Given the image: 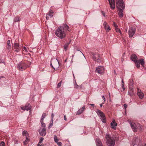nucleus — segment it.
Listing matches in <instances>:
<instances>
[{
  "instance_id": "1",
  "label": "nucleus",
  "mask_w": 146,
  "mask_h": 146,
  "mask_svg": "<svg viewBox=\"0 0 146 146\" xmlns=\"http://www.w3.org/2000/svg\"><path fill=\"white\" fill-rule=\"evenodd\" d=\"M69 29V26L66 24H65L63 25L59 26L55 30V34L60 39L64 38L66 36L67 31H70Z\"/></svg>"
},
{
  "instance_id": "2",
  "label": "nucleus",
  "mask_w": 146,
  "mask_h": 146,
  "mask_svg": "<svg viewBox=\"0 0 146 146\" xmlns=\"http://www.w3.org/2000/svg\"><path fill=\"white\" fill-rule=\"evenodd\" d=\"M105 138L107 144L108 146H114V145L115 137H112L110 135L107 134Z\"/></svg>"
},
{
  "instance_id": "3",
  "label": "nucleus",
  "mask_w": 146,
  "mask_h": 146,
  "mask_svg": "<svg viewBox=\"0 0 146 146\" xmlns=\"http://www.w3.org/2000/svg\"><path fill=\"white\" fill-rule=\"evenodd\" d=\"M17 67L19 70L22 71L29 67V66L23 62H21L17 64Z\"/></svg>"
},
{
  "instance_id": "4",
  "label": "nucleus",
  "mask_w": 146,
  "mask_h": 146,
  "mask_svg": "<svg viewBox=\"0 0 146 146\" xmlns=\"http://www.w3.org/2000/svg\"><path fill=\"white\" fill-rule=\"evenodd\" d=\"M95 111L98 115L100 117L103 123H106V117L105 115L101 111L98 109L96 110Z\"/></svg>"
},
{
  "instance_id": "5",
  "label": "nucleus",
  "mask_w": 146,
  "mask_h": 146,
  "mask_svg": "<svg viewBox=\"0 0 146 146\" xmlns=\"http://www.w3.org/2000/svg\"><path fill=\"white\" fill-rule=\"evenodd\" d=\"M117 7L118 9H124L125 8V4L123 3V0H118L116 2Z\"/></svg>"
},
{
  "instance_id": "6",
  "label": "nucleus",
  "mask_w": 146,
  "mask_h": 146,
  "mask_svg": "<svg viewBox=\"0 0 146 146\" xmlns=\"http://www.w3.org/2000/svg\"><path fill=\"white\" fill-rule=\"evenodd\" d=\"M96 72L98 74H103L104 72V68L103 66H99L96 67Z\"/></svg>"
},
{
  "instance_id": "7",
  "label": "nucleus",
  "mask_w": 146,
  "mask_h": 146,
  "mask_svg": "<svg viewBox=\"0 0 146 146\" xmlns=\"http://www.w3.org/2000/svg\"><path fill=\"white\" fill-rule=\"evenodd\" d=\"M135 32V29L134 27L130 28L128 31V34L129 37H132L133 36Z\"/></svg>"
},
{
  "instance_id": "8",
  "label": "nucleus",
  "mask_w": 146,
  "mask_h": 146,
  "mask_svg": "<svg viewBox=\"0 0 146 146\" xmlns=\"http://www.w3.org/2000/svg\"><path fill=\"white\" fill-rule=\"evenodd\" d=\"M91 57L95 62L96 61V59L98 57H100V55L98 53H94L92 52L90 53Z\"/></svg>"
},
{
  "instance_id": "9",
  "label": "nucleus",
  "mask_w": 146,
  "mask_h": 146,
  "mask_svg": "<svg viewBox=\"0 0 146 146\" xmlns=\"http://www.w3.org/2000/svg\"><path fill=\"white\" fill-rule=\"evenodd\" d=\"M128 121L134 132H136L137 131V127L135 123H132L131 121Z\"/></svg>"
},
{
  "instance_id": "10",
  "label": "nucleus",
  "mask_w": 146,
  "mask_h": 146,
  "mask_svg": "<svg viewBox=\"0 0 146 146\" xmlns=\"http://www.w3.org/2000/svg\"><path fill=\"white\" fill-rule=\"evenodd\" d=\"M53 66L52 65L51 62L50 66L54 70H55V69L58 68L59 66V63L57 59H56V61L53 63Z\"/></svg>"
},
{
  "instance_id": "11",
  "label": "nucleus",
  "mask_w": 146,
  "mask_h": 146,
  "mask_svg": "<svg viewBox=\"0 0 146 146\" xmlns=\"http://www.w3.org/2000/svg\"><path fill=\"white\" fill-rule=\"evenodd\" d=\"M46 129L45 128H40L39 130L40 135L42 136H44L46 134Z\"/></svg>"
},
{
  "instance_id": "12",
  "label": "nucleus",
  "mask_w": 146,
  "mask_h": 146,
  "mask_svg": "<svg viewBox=\"0 0 146 146\" xmlns=\"http://www.w3.org/2000/svg\"><path fill=\"white\" fill-rule=\"evenodd\" d=\"M21 109L23 110L28 111L31 109V105L29 103L25 105V106L21 107Z\"/></svg>"
},
{
  "instance_id": "13",
  "label": "nucleus",
  "mask_w": 146,
  "mask_h": 146,
  "mask_svg": "<svg viewBox=\"0 0 146 146\" xmlns=\"http://www.w3.org/2000/svg\"><path fill=\"white\" fill-rule=\"evenodd\" d=\"M109 1L110 8L113 10L115 8V0H108Z\"/></svg>"
},
{
  "instance_id": "14",
  "label": "nucleus",
  "mask_w": 146,
  "mask_h": 146,
  "mask_svg": "<svg viewBox=\"0 0 146 146\" xmlns=\"http://www.w3.org/2000/svg\"><path fill=\"white\" fill-rule=\"evenodd\" d=\"M140 141V138L137 137H135L133 140V143L136 145H138Z\"/></svg>"
},
{
  "instance_id": "15",
  "label": "nucleus",
  "mask_w": 146,
  "mask_h": 146,
  "mask_svg": "<svg viewBox=\"0 0 146 146\" xmlns=\"http://www.w3.org/2000/svg\"><path fill=\"white\" fill-rule=\"evenodd\" d=\"M14 48L15 49V51L16 52H19L21 50V48L19 46V44L17 43H15L14 44Z\"/></svg>"
},
{
  "instance_id": "16",
  "label": "nucleus",
  "mask_w": 146,
  "mask_h": 146,
  "mask_svg": "<svg viewBox=\"0 0 146 146\" xmlns=\"http://www.w3.org/2000/svg\"><path fill=\"white\" fill-rule=\"evenodd\" d=\"M137 94L138 96L140 99H142L144 95L143 93L141 92V90L138 88H137Z\"/></svg>"
},
{
  "instance_id": "17",
  "label": "nucleus",
  "mask_w": 146,
  "mask_h": 146,
  "mask_svg": "<svg viewBox=\"0 0 146 146\" xmlns=\"http://www.w3.org/2000/svg\"><path fill=\"white\" fill-rule=\"evenodd\" d=\"M119 12H118V15L119 17L120 18H122L123 16V9H119Z\"/></svg>"
},
{
  "instance_id": "18",
  "label": "nucleus",
  "mask_w": 146,
  "mask_h": 146,
  "mask_svg": "<svg viewBox=\"0 0 146 146\" xmlns=\"http://www.w3.org/2000/svg\"><path fill=\"white\" fill-rule=\"evenodd\" d=\"M85 110V106H83L82 108L79 109L77 111V113L78 114H81Z\"/></svg>"
},
{
  "instance_id": "19",
  "label": "nucleus",
  "mask_w": 146,
  "mask_h": 146,
  "mask_svg": "<svg viewBox=\"0 0 146 146\" xmlns=\"http://www.w3.org/2000/svg\"><path fill=\"white\" fill-rule=\"evenodd\" d=\"M137 56L134 54H132L131 56V59L134 62L137 61Z\"/></svg>"
},
{
  "instance_id": "20",
  "label": "nucleus",
  "mask_w": 146,
  "mask_h": 146,
  "mask_svg": "<svg viewBox=\"0 0 146 146\" xmlns=\"http://www.w3.org/2000/svg\"><path fill=\"white\" fill-rule=\"evenodd\" d=\"M111 127L113 129L115 130L116 129V127L117 125V123H115L114 121L111 122Z\"/></svg>"
},
{
  "instance_id": "21",
  "label": "nucleus",
  "mask_w": 146,
  "mask_h": 146,
  "mask_svg": "<svg viewBox=\"0 0 146 146\" xmlns=\"http://www.w3.org/2000/svg\"><path fill=\"white\" fill-rule=\"evenodd\" d=\"M96 142L97 146H102V143L99 139H97Z\"/></svg>"
},
{
  "instance_id": "22",
  "label": "nucleus",
  "mask_w": 146,
  "mask_h": 146,
  "mask_svg": "<svg viewBox=\"0 0 146 146\" xmlns=\"http://www.w3.org/2000/svg\"><path fill=\"white\" fill-rule=\"evenodd\" d=\"M20 21V18L19 16H17L15 17L13 20L14 22H16L19 21Z\"/></svg>"
},
{
  "instance_id": "23",
  "label": "nucleus",
  "mask_w": 146,
  "mask_h": 146,
  "mask_svg": "<svg viewBox=\"0 0 146 146\" xmlns=\"http://www.w3.org/2000/svg\"><path fill=\"white\" fill-rule=\"evenodd\" d=\"M74 87L75 88L77 89H81L82 88V85L80 86L78 85L76 82H75V83L74 85Z\"/></svg>"
},
{
  "instance_id": "24",
  "label": "nucleus",
  "mask_w": 146,
  "mask_h": 146,
  "mask_svg": "<svg viewBox=\"0 0 146 146\" xmlns=\"http://www.w3.org/2000/svg\"><path fill=\"white\" fill-rule=\"evenodd\" d=\"M140 64L143 66H144L145 62L144 61V59H141L138 60Z\"/></svg>"
},
{
  "instance_id": "25",
  "label": "nucleus",
  "mask_w": 146,
  "mask_h": 146,
  "mask_svg": "<svg viewBox=\"0 0 146 146\" xmlns=\"http://www.w3.org/2000/svg\"><path fill=\"white\" fill-rule=\"evenodd\" d=\"M23 135L26 137H29V134L26 131H24L23 132Z\"/></svg>"
},
{
  "instance_id": "26",
  "label": "nucleus",
  "mask_w": 146,
  "mask_h": 146,
  "mask_svg": "<svg viewBox=\"0 0 146 146\" xmlns=\"http://www.w3.org/2000/svg\"><path fill=\"white\" fill-rule=\"evenodd\" d=\"M29 141V137H26V139L25 141L23 142V143L24 145H27Z\"/></svg>"
},
{
  "instance_id": "27",
  "label": "nucleus",
  "mask_w": 146,
  "mask_h": 146,
  "mask_svg": "<svg viewBox=\"0 0 146 146\" xmlns=\"http://www.w3.org/2000/svg\"><path fill=\"white\" fill-rule=\"evenodd\" d=\"M53 12L51 10H50L48 12V15L50 17V18L52 17L53 16Z\"/></svg>"
},
{
  "instance_id": "28",
  "label": "nucleus",
  "mask_w": 146,
  "mask_h": 146,
  "mask_svg": "<svg viewBox=\"0 0 146 146\" xmlns=\"http://www.w3.org/2000/svg\"><path fill=\"white\" fill-rule=\"evenodd\" d=\"M135 65L137 68H139L140 66V63L138 61H136L135 62Z\"/></svg>"
},
{
  "instance_id": "29",
  "label": "nucleus",
  "mask_w": 146,
  "mask_h": 146,
  "mask_svg": "<svg viewBox=\"0 0 146 146\" xmlns=\"http://www.w3.org/2000/svg\"><path fill=\"white\" fill-rule=\"evenodd\" d=\"M54 140L55 142L57 143L58 142L59 140L58 139L57 136L56 135H54Z\"/></svg>"
},
{
  "instance_id": "30",
  "label": "nucleus",
  "mask_w": 146,
  "mask_h": 146,
  "mask_svg": "<svg viewBox=\"0 0 146 146\" xmlns=\"http://www.w3.org/2000/svg\"><path fill=\"white\" fill-rule=\"evenodd\" d=\"M104 28L106 30L107 32H109L111 30L110 27L108 25L107 27Z\"/></svg>"
},
{
  "instance_id": "31",
  "label": "nucleus",
  "mask_w": 146,
  "mask_h": 146,
  "mask_svg": "<svg viewBox=\"0 0 146 146\" xmlns=\"http://www.w3.org/2000/svg\"><path fill=\"white\" fill-rule=\"evenodd\" d=\"M96 61L98 63H99L101 62V58L100 56V57H98L96 59Z\"/></svg>"
},
{
  "instance_id": "32",
  "label": "nucleus",
  "mask_w": 146,
  "mask_h": 146,
  "mask_svg": "<svg viewBox=\"0 0 146 146\" xmlns=\"http://www.w3.org/2000/svg\"><path fill=\"white\" fill-rule=\"evenodd\" d=\"M44 139V138L42 137H40L39 141V143H41L43 141Z\"/></svg>"
},
{
  "instance_id": "33",
  "label": "nucleus",
  "mask_w": 146,
  "mask_h": 146,
  "mask_svg": "<svg viewBox=\"0 0 146 146\" xmlns=\"http://www.w3.org/2000/svg\"><path fill=\"white\" fill-rule=\"evenodd\" d=\"M116 31L118 33H121V31L120 29H119L117 28H115Z\"/></svg>"
},
{
  "instance_id": "34",
  "label": "nucleus",
  "mask_w": 146,
  "mask_h": 146,
  "mask_svg": "<svg viewBox=\"0 0 146 146\" xmlns=\"http://www.w3.org/2000/svg\"><path fill=\"white\" fill-rule=\"evenodd\" d=\"M3 63L5 65V62H4L3 59H2L1 58H0V63Z\"/></svg>"
},
{
  "instance_id": "35",
  "label": "nucleus",
  "mask_w": 146,
  "mask_h": 146,
  "mask_svg": "<svg viewBox=\"0 0 146 146\" xmlns=\"http://www.w3.org/2000/svg\"><path fill=\"white\" fill-rule=\"evenodd\" d=\"M0 146H5V144L4 142H1L0 143Z\"/></svg>"
},
{
  "instance_id": "36",
  "label": "nucleus",
  "mask_w": 146,
  "mask_h": 146,
  "mask_svg": "<svg viewBox=\"0 0 146 146\" xmlns=\"http://www.w3.org/2000/svg\"><path fill=\"white\" fill-rule=\"evenodd\" d=\"M46 113H44L42 114L41 118L44 119V118L46 117Z\"/></svg>"
},
{
  "instance_id": "37",
  "label": "nucleus",
  "mask_w": 146,
  "mask_h": 146,
  "mask_svg": "<svg viewBox=\"0 0 146 146\" xmlns=\"http://www.w3.org/2000/svg\"><path fill=\"white\" fill-rule=\"evenodd\" d=\"M61 82H62L60 81V82H59L57 86V88H59L61 84Z\"/></svg>"
},
{
  "instance_id": "38",
  "label": "nucleus",
  "mask_w": 146,
  "mask_h": 146,
  "mask_svg": "<svg viewBox=\"0 0 146 146\" xmlns=\"http://www.w3.org/2000/svg\"><path fill=\"white\" fill-rule=\"evenodd\" d=\"M53 125V123H49V126H48V128L49 129H50V128Z\"/></svg>"
},
{
  "instance_id": "39",
  "label": "nucleus",
  "mask_w": 146,
  "mask_h": 146,
  "mask_svg": "<svg viewBox=\"0 0 146 146\" xmlns=\"http://www.w3.org/2000/svg\"><path fill=\"white\" fill-rule=\"evenodd\" d=\"M68 44H65L64 46V48L65 50H67V48L68 47Z\"/></svg>"
},
{
  "instance_id": "40",
  "label": "nucleus",
  "mask_w": 146,
  "mask_h": 146,
  "mask_svg": "<svg viewBox=\"0 0 146 146\" xmlns=\"http://www.w3.org/2000/svg\"><path fill=\"white\" fill-rule=\"evenodd\" d=\"M23 50L25 51L26 52H27L28 51V49L26 47H24L23 48Z\"/></svg>"
},
{
  "instance_id": "41",
  "label": "nucleus",
  "mask_w": 146,
  "mask_h": 146,
  "mask_svg": "<svg viewBox=\"0 0 146 146\" xmlns=\"http://www.w3.org/2000/svg\"><path fill=\"white\" fill-rule=\"evenodd\" d=\"M104 25V27L105 28L106 27H107L108 25L107 24V23L106 22H104L103 24Z\"/></svg>"
},
{
  "instance_id": "42",
  "label": "nucleus",
  "mask_w": 146,
  "mask_h": 146,
  "mask_svg": "<svg viewBox=\"0 0 146 146\" xmlns=\"http://www.w3.org/2000/svg\"><path fill=\"white\" fill-rule=\"evenodd\" d=\"M113 25L115 28H117L118 27L117 25L115 22H113Z\"/></svg>"
},
{
  "instance_id": "43",
  "label": "nucleus",
  "mask_w": 146,
  "mask_h": 146,
  "mask_svg": "<svg viewBox=\"0 0 146 146\" xmlns=\"http://www.w3.org/2000/svg\"><path fill=\"white\" fill-rule=\"evenodd\" d=\"M7 45L9 46V47H10L11 46L10 41V40H8L7 41Z\"/></svg>"
},
{
  "instance_id": "44",
  "label": "nucleus",
  "mask_w": 146,
  "mask_h": 146,
  "mask_svg": "<svg viewBox=\"0 0 146 146\" xmlns=\"http://www.w3.org/2000/svg\"><path fill=\"white\" fill-rule=\"evenodd\" d=\"M42 126L43 127V128H45V124L44 123H41Z\"/></svg>"
},
{
  "instance_id": "45",
  "label": "nucleus",
  "mask_w": 146,
  "mask_h": 146,
  "mask_svg": "<svg viewBox=\"0 0 146 146\" xmlns=\"http://www.w3.org/2000/svg\"><path fill=\"white\" fill-rule=\"evenodd\" d=\"M57 143L58 145L59 146H62V143H61V142H58Z\"/></svg>"
},
{
  "instance_id": "46",
  "label": "nucleus",
  "mask_w": 146,
  "mask_h": 146,
  "mask_svg": "<svg viewBox=\"0 0 146 146\" xmlns=\"http://www.w3.org/2000/svg\"><path fill=\"white\" fill-rule=\"evenodd\" d=\"M102 99H103V100L104 101V102L103 103H102V104H104V102L106 101V100H105V98L104 97V95L102 96Z\"/></svg>"
},
{
  "instance_id": "47",
  "label": "nucleus",
  "mask_w": 146,
  "mask_h": 146,
  "mask_svg": "<svg viewBox=\"0 0 146 146\" xmlns=\"http://www.w3.org/2000/svg\"><path fill=\"white\" fill-rule=\"evenodd\" d=\"M130 83L129 84L130 86H132L133 83V80H130Z\"/></svg>"
},
{
  "instance_id": "48",
  "label": "nucleus",
  "mask_w": 146,
  "mask_h": 146,
  "mask_svg": "<svg viewBox=\"0 0 146 146\" xmlns=\"http://www.w3.org/2000/svg\"><path fill=\"white\" fill-rule=\"evenodd\" d=\"M127 104H124V105H123V107L124 108L126 109V108H127Z\"/></svg>"
},
{
  "instance_id": "49",
  "label": "nucleus",
  "mask_w": 146,
  "mask_h": 146,
  "mask_svg": "<svg viewBox=\"0 0 146 146\" xmlns=\"http://www.w3.org/2000/svg\"><path fill=\"white\" fill-rule=\"evenodd\" d=\"M2 78H4V79H5V77L3 76H0V80H2Z\"/></svg>"
},
{
  "instance_id": "50",
  "label": "nucleus",
  "mask_w": 146,
  "mask_h": 146,
  "mask_svg": "<svg viewBox=\"0 0 146 146\" xmlns=\"http://www.w3.org/2000/svg\"><path fill=\"white\" fill-rule=\"evenodd\" d=\"M43 120H44V119L41 118L40 120V122L41 123H43Z\"/></svg>"
},
{
  "instance_id": "51",
  "label": "nucleus",
  "mask_w": 146,
  "mask_h": 146,
  "mask_svg": "<svg viewBox=\"0 0 146 146\" xmlns=\"http://www.w3.org/2000/svg\"><path fill=\"white\" fill-rule=\"evenodd\" d=\"M54 114L53 113H52L51 114V118L53 119L54 117Z\"/></svg>"
},
{
  "instance_id": "52",
  "label": "nucleus",
  "mask_w": 146,
  "mask_h": 146,
  "mask_svg": "<svg viewBox=\"0 0 146 146\" xmlns=\"http://www.w3.org/2000/svg\"><path fill=\"white\" fill-rule=\"evenodd\" d=\"M19 143V141L17 140H15V144H17Z\"/></svg>"
},
{
  "instance_id": "53",
  "label": "nucleus",
  "mask_w": 146,
  "mask_h": 146,
  "mask_svg": "<svg viewBox=\"0 0 146 146\" xmlns=\"http://www.w3.org/2000/svg\"><path fill=\"white\" fill-rule=\"evenodd\" d=\"M122 88L123 89V90L124 91L125 89V88L124 87V85L123 84H122Z\"/></svg>"
},
{
  "instance_id": "54",
  "label": "nucleus",
  "mask_w": 146,
  "mask_h": 146,
  "mask_svg": "<svg viewBox=\"0 0 146 146\" xmlns=\"http://www.w3.org/2000/svg\"><path fill=\"white\" fill-rule=\"evenodd\" d=\"M128 95H129L130 96H131L132 94L131 92H128Z\"/></svg>"
},
{
  "instance_id": "55",
  "label": "nucleus",
  "mask_w": 146,
  "mask_h": 146,
  "mask_svg": "<svg viewBox=\"0 0 146 146\" xmlns=\"http://www.w3.org/2000/svg\"><path fill=\"white\" fill-rule=\"evenodd\" d=\"M102 15L105 17V13L104 11H102Z\"/></svg>"
},
{
  "instance_id": "56",
  "label": "nucleus",
  "mask_w": 146,
  "mask_h": 146,
  "mask_svg": "<svg viewBox=\"0 0 146 146\" xmlns=\"http://www.w3.org/2000/svg\"><path fill=\"white\" fill-rule=\"evenodd\" d=\"M49 16L48 15V14H47L46 17V19L48 20L49 19Z\"/></svg>"
},
{
  "instance_id": "57",
  "label": "nucleus",
  "mask_w": 146,
  "mask_h": 146,
  "mask_svg": "<svg viewBox=\"0 0 146 146\" xmlns=\"http://www.w3.org/2000/svg\"><path fill=\"white\" fill-rule=\"evenodd\" d=\"M64 120L65 121H66L67 120V119L66 118V115H64Z\"/></svg>"
},
{
  "instance_id": "58",
  "label": "nucleus",
  "mask_w": 146,
  "mask_h": 146,
  "mask_svg": "<svg viewBox=\"0 0 146 146\" xmlns=\"http://www.w3.org/2000/svg\"><path fill=\"white\" fill-rule=\"evenodd\" d=\"M90 106H91L93 107H94V105L93 104H90Z\"/></svg>"
},
{
  "instance_id": "59",
  "label": "nucleus",
  "mask_w": 146,
  "mask_h": 146,
  "mask_svg": "<svg viewBox=\"0 0 146 146\" xmlns=\"http://www.w3.org/2000/svg\"><path fill=\"white\" fill-rule=\"evenodd\" d=\"M53 119H52V118H51V123H53Z\"/></svg>"
},
{
  "instance_id": "60",
  "label": "nucleus",
  "mask_w": 146,
  "mask_h": 146,
  "mask_svg": "<svg viewBox=\"0 0 146 146\" xmlns=\"http://www.w3.org/2000/svg\"><path fill=\"white\" fill-rule=\"evenodd\" d=\"M41 143H39V142L38 143L37 145V146H40L41 145H40V144Z\"/></svg>"
},
{
  "instance_id": "61",
  "label": "nucleus",
  "mask_w": 146,
  "mask_h": 146,
  "mask_svg": "<svg viewBox=\"0 0 146 146\" xmlns=\"http://www.w3.org/2000/svg\"><path fill=\"white\" fill-rule=\"evenodd\" d=\"M70 41L69 42H68L66 44H68V46L69 44H70Z\"/></svg>"
},
{
  "instance_id": "62",
  "label": "nucleus",
  "mask_w": 146,
  "mask_h": 146,
  "mask_svg": "<svg viewBox=\"0 0 146 146\" xmlns=\"http://www.w3.org/2000/svg\"><path fill=\"white\" fill-rule=\"evenodd\" d=\"M102 104H102H100V106L101 107H102V104Z\"/></svg>"
},
{
  "instance_id": "63",
  "label": "nucleus",
  "mask_w": 146,
  "mask_h": 146,
  "mask_svg": "<svg viewBox=\"0 0 146 146\" xmlns=\"http://www.w3.org/2000/svg\"><path fill=\"white\" fill-rule=\"evenodd\" d=\"M121 82L123 84L124 83V82L123 79H122V80Z\"/></svg>"
},
{
  "instance_id": "64",
  "label": "nucleus",
  "mask_w": 146,
  "mask_h": 146,
  "mask_svg": "<svg viewBox=\"0 0 146 146\" xmlns=\"http://www.w3.org/2000/svg\"><path fill=\"white\" fill-rule=\"evenodd\" d=\"M31 62H29V65H31Z\"/></svg>"
}]
</instances>
